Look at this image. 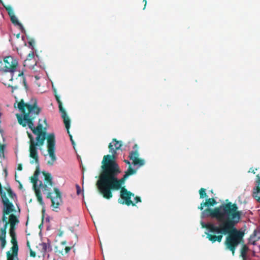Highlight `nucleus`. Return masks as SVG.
Listing matches in <instances>:
<instances>
[{"label":"nucleus","instance_id":"7c9ffc66","mask_svg":"<svg viewBox=\"0 0 260 260\" xmlns=\"http://www.w3.org/2000/svg\"><path fill=\"white\" fill-rule=\"evenodd\" d=\"M4 172H5V177H7V176L8 175V171H7V170L6 168L4 169Z\"/></svg>","mask_w":260,"mask_h":260},{"label":"nucleus","instance_id":"cd10ccee","mask_svg":"<svg viewBox=\"0 0 260 260\" xmlns=\"http://www.w3.org/2000/svg\"><path fill=\"white\" fill-rule=\"evenodd\" d=\"M17 170L18 171H21L22 170V165L21 164H18L17 167Z\"/></svg>","mask_w":260,"mask_h":260},{"label":"nucleus","instance_id":"a19ab883","mask_svg":"<svg viewBox=\"0 0 260 260\" xmlns=\"http://www.w3.org/2000/svg\"><path fill=\"white\" fill-rule=\"evenodd\" d=\"M95 185H96V186L98 187V181L96 182V183H95Z\"/></svg>","mask_w":260,"mask_h":260},{"label":"nucleus","instance_id":"2f4dec72","mask_svg":"<svg viewBox=\"0 0 260 260\" xmlns=\"http://www.w3.org/2000/svg\"><path fill=\"white\" fill-rule=\"evenodd\" d=\"M62 234H63V231L59 230V233L58 234V236L61 237V236H62Z\"/></svg>","mask_w":260,"mask_h":260},{"label":"nucleus","instance_id":"c9c22d12","mask_svg":"<svg viewBox=\"0 0 260 260\" xmlns=\"http://www.w3.org/2000/svg\"><path fill=\"white\" fill-rule=\"evenodd\" d=\"M27 247L29 248V249H30V244H29V242H27Z\"/></svg>","mask_w":260,"mask_h":260},{"label":"nucleus","instance_id":"412c9836","mask_svg":"<svg viewBox=\"0 0 260 260\" xmlns=\"http://www.w3.org/2000/svg\"><path fill=\"white\" fill-rule=\"evenodd\" d=\"M5 189L7 190V192L8 193L9 196L12 199H14L15 198H16V195L14 193L11 187L9 186L7 187H6Z\"/></svg>","mask_w":260,"mask_h":260},{"label":"nucleus","instance_id":"20e7f679","mask_svg":"<svg viewBox=\"0 0 260 260\" xmlns=\"http://www.w3.org/2000/svg\"><path fill=\"white\" fill-rule=\"evenodd\" d=\"M101 170L107 177L108 181L112 183V187L114 190L121 189L125 180L128 178L125 175L120 179H117V175L121 173V170L117 163L109 161L105 166H101Z\"/></svg>","mask_w":260,"mask_h":260},{"label":"nucleus","instance_id":"7ed1b4c3","mask_svg":"<svg viewBox=\"0 0 260 260\" xmlns=\"http://www.w3.org/2000/svg\"><path fill=\"white\" fill-rule=\"evenodd\" d=\"M19 221L17 216L11 214L9 215V222L5 223L3 228L0 229V241L1 249H3L6 245V230L8 224H10V228L9 230L10 236L11 237V243L13 246L11 248L12 253L10 251L7 252V260H18V245L17 240L16 233L15 232L16 225L19 223Z\"/></svg>","mask_w":260,"mask_h":260},{"label":"nucleus","instance_id":"f8f14e48","mask_svg":"<svg viewBox=\"0 0 260 260\" xmlns=\"http://www.w3.org/2000/svg\"><path fill=\"white\" fill-rule=\"evenodd\" d=\"M133 149L134 151H132L129 154L128 157L130 160H132V164L134 166H138V167H142L145 164V160L139 157V154L138 150V146L137 144H135Z\"/></svg>","mask_w":260,"mask_h":260},{"label":"nucleus","instance_id":"79ce46f5","mask_svg":"<svg viewBox=\"0 0 260 260\" xmlns=\"http://www.w3.org/2000/svg\"><path fill=\"white\" fill-rule=\"evenodd\" d=\"M24 84H25V85H26V83H25V80H24Z\"/></svg>","mask_w":260,"mask_h":260},{"label":"nucleus","instance_id":"6e6552de","mask_svg":"<svg viewBox=\"0 0 260 260\" xmlns=\"http://www.w3.org/2000/svg\"><path fill=\"white\" fill-rule=\"evenodd\" d=\"M0 195L4 205L2 220L6 223V222H9V219L8 220V218L6 216L14 212L15 209L13 204L10 202L9 200L6 196V192L3 190V187L1 183Z\"/></svg>","mask_w":260,"mask_h":260},{"label":"nucleus","instance_id":"393cba45","mask_svg":"<svg viewBox=\"0 0 260 260\" xmlns=\"http://www.w3.org/2000/svg\"><path fill=\"white\" fill-rule=\"evenodd\" d=\"M135 203H137L138 202H141V199L140 197L137 196L135 198Z\"/></svg>","mask_w":260,"mask_h":260},{"label":"nucleus","instance_id":"c85d7f7f","mask_svg":"<svg viewBox=\"0 0 260 260\" xmlns=\"http://www.w3.org/2000/svg\"><path fill=\"white\" fill-rule=\"evenodd\" d=\"M34 53L32 52L31 53H29L28 55V57H29V58H33L34 57Z\"/></svg>","mask_w":260,"mask_h":260},{"label":"nucleus","instance_id":"c03bdc74","mask_svg":"<svg viewBox=\"0 0 260 260\" xmlns=\"http://www.w3.org/2000/svg\"><path fill=\"white\" fill-rule=\"evenodd\" d=\"M53 260H55V259H53Z\"/></svg>","mask_w":260,"mask_h":260},{"label":"nucleus","instance_id":"f03ea898","mask_svg":"<svg viewBox=\"0 0 260 260\" xmlns=\"http://www.w3.org/2000/svg\"><path fill=\"white\" fill-rule=\"evenodd\" d=\"M17 108L21 112L22 115L17 114L16 115L18 122L23 127L27 125L32 131L34 134L37 136L35 141L33 136L31 134L27 132L29 141V156L34 160H31L30 163H39V156L37 150V146H42L45 140H47V150L51 160L48 161L47 164L49 165H53L56 160L55 154V138L54 133L47 134L46 127H43L42 124L39 123L36 127H35L34 120L41 112V108L38 106L37 100L36 99H31L28 103H25L23 100L18 103Z\"/></svg>","mask_w":260,"mask_h":260},{"label":"nucleus","instance_id":"9b49d317","mask_svg":"<svg viewBox=\"0 0 260 260\" xmlns=\"http://www.w3.org/2000/svg\"><path fill=\"white\" fill-rule=\"evenodd\" d=\"M120 198L119 199L118 202L121 204H125L127 206L132 205L134 206L136 205V203H134L131 200L132 196L134 197V194L131 192L130 191H128L124 187H123L120 189Z\"/></svg>","mask_w":260,"mask_h":260},{"label":"nucleus","instance_id":"473e14b6","mask_svg":"<svg viewBox=\"0 0 260 260\" xmlns=\"http://www.w3.org/2000/svg\"><path fill=\"white\" fill-rule=\"evenodd\" d=\"M124 162L127 165H128L129 166H131L130 162L128 160H124Z\"/></svg>","mask_w":260,"mask_h":260},{"label":"nucleus","instance_id":"6ab92c4d","mask_svg":"<svg viewBox=\"0 0 260 260\" xmlns=\"http://www.w3.org/2000/svg\"><path fill=\"white\" fill-rule=\"evenodd\" d=\"M260 239V230H254L253 233L250 236V240L252 241V244Z\"/></svg>","mask_w":260,"mask_h":260},{"label":"nucleus","instance_id":"2eb2a0df","mask_svg":"<svg viewBox=\"0 0 260 260\" xmlns=\"http://www.w3.org/2000/svg\"><path fill=\"white\" fill-rule=\"evenodd\" d=\"M39 248L43 256L47 253L52 250L50 243L48 240L47 243L42 242L39 245Z\"/></svg>","mask_w":260,"mask_h":260},{"label":"nucleus","instance_id":"423d86ee","mask_svg":"<svg viewBox=\"0 0 260 260\" xmlns=\"http://www.w3.org/2000/svg\"><path fill=\"white\" fill-rule=\"evenodd\" d=\"M99 179V191L104 198L110 199L113 196L111 191L114 190L112 187V183L108 181L107 177L102 170Z\"/></svg>","mask_w":260,"mask_h":260},{"label":"nucleus","instance_id":"c756f323","mask_svg":"<svg viewBox=\"0 0 260 260\" xmlns=\"http://www.w3.org/2000/svg\"><path fill=\"white\" fill-rule=\"evenodd\" d=\"M8 87H11L12 88V92H13L14 89H15L17 88V86H11L10 85H9Z\"/></svg>","mask_w":260,"mask_h":260},{"label":"nucleus","instance_id":"b1692460","mask_svg":"<svg viewBox=\"0 0 260 260\" xmlns=\"http://www.w3.org/2000/svg\"><path fill=\"white\" fill-rule=\"evenodd\" d=\"M30 256L32 257H35L36 256V252L32 250L31 248H30Z\"/></svg>","mask_w":260,"mask_h":260},{"label":"nucleus","instance_id":"a878e982","mask_svg":"<svg viewBox=\"0 0 260 260\" xmlns=\"http://www.w3.org/2000/svg\"><path fill=\"white\" fill-rule=\"evenodd\" d=\"M71 249V247H69V246L66 247V248H65L66 253H68L70 251Z\"/></svg>","mask_w":260,"mask_h":260},{"label":"nucleus","instance_id":"1a4fd4ad","mask_svg":"<svg viewBox=\"0 0 260 260\" xmlns=\"http://www.w3.org/2000/svg\"><path fill=\"white\" fill-rule=\"evenodd\" d=\"M53 91L54 92L55 97L56 99V101L57 102V103L58 104V107L60 112L61 114V117L62 118L63 120V123L65 125L66 128L67 130L68 133L69 135L70 140L72 142V145L73 146H75V143L73 139L72 135L70 134L69 128L70 127V123H71V120L70 118L67 115V113L65 110V109L62 107V103L61 101L60 100L59 96L57 94L56 90L54 88H53ZM75 148V147H74Z\"/></svg>","mask_w":260,"mask_h":260},{"label":"nucleus","instance_id":"72a5a7b5","mask_svg":"<svg viewBox=\"0 0 260 260\" xmlns=\"http://www.w3.org/2000/svg\"><path fill=\"white\" fill-rule=\"evenodd\" d=\"M29 44L31 46H33V44H34V42L33 41H30L28 42Z\"/></svg>","mask_w":260,"mask_h":260},{"label":"nucleus","instance_id":"ea45409f","mask_svg":"<svg viewBox=\"0 0 260 260\" xmlns=\"http://www.w3.org/2000/svg\"><path fill=\"white\" fill-rule=\"evenodd\" d=\"M19 187H20V188H22V185L21 184H20Z\"/></svg>","mask_w":260,"mask_h":260},{"label":"nucleus","instance_id":"4468645a","mask_svg":"<svg viewBox=\"0 0 260 260\" xmlns=\"http://www.w3.org/2000/svg\"><path fill=\"white\" fill-rule=\"evenodd\" d=\"M0 3L2 4L3 6L5 8L7 12L8 13L9 16L10 17V19L13 24L19 26L21 28L23 27L22 25L18 21L17 17L15 15L14 11L12 7L9 5H6L3 2L2 0H0Z\"/></svg>","mask_w":260,"mask_h":260},{"label":"nucleus","instance_id":"f704fd0d","mask_svg":"<svg viewBox=\"0 0 260 260\" xmlns=\"http://www.w3.org/2000/svg\"><path fill=\"white\" fill-rule=\"evenodd\" d=\"M143 2H145L144 8H143V9H144L145 8L146 6L147 1H146V0H143Z\"/></svg>","mask_w":260,"mask_h":260},{"label":"nucleus","instance_id":"aec40b11","mask_svg":"<svg viewBox=\"0 0 260 260\" xmlns=\"http://www.w3.org/2000/svg\"><path fill=\"white\" fill-rule=\"evenodd\" d=\"M136 172H137V170H135V169H133L132 168V166H130L128 167V168L127 170V171L125 172L124 175L127 177H128L129 176L136 174Z\"/></svg>","mask_w":260,"mask_h":260},{"label":"nucleus","instance_id":"4be33fe9","mask_svg":"<svg viewBox=\"0 0 260 260\" xmlns=\"http://www.w3.org/2000/svg\"><path fill=\"white\" fill-rule=\"evenodd\" d=\"M200 198L203 199L207 197V194L206 192V189L204 188H201L199 190Z\"/></svg>","mask_w":260,"mask_h":260},{"label":"nucleus","instance_id":"e433bc0d","mask_svg":"<svg viewBox=\"0 0 260 260\" xmlns=\"http://www.w3.org/2000/svg\"><path fill=\"white\" fill-rule=\"evenodd\" d=\"M23 75V73H19V74H18V76H21V75Z\"/></svg>","mask_w":260,"mask_h":260},{"label":"nucleus","instance_id":"58836bf2","mask_svg":"<svg viewBox=\"0 0 260 260\" xmlns=\"http://www.w3.org/2000/svg\"><path fill=\"white\" fill-rule=\"evenodd\" d=\"M251 172H252V173H253V174H255V171H254V170H253L251 171Z\"/></svg>","mask_w":260,"mask_h":260},{"label":"nucleus","instance_id":"dca6fc26","mask_svg":"<svg viewBox=\"0 0 260 260\" xmlns=\"http://www.w3.org/2000/svg\"><path fill=\"white\" fill-rule=\"evenodd\" d=\"M257 180L255 188L253 189V197L256 200V201L260 203V176L259 174L256 175Z\"/></svg>","mask_w":260,"mask_h":260},{"label":"nucleus","instance_id":"bb28decb","mask_svg":"<svg viewBox=\"0 0 260 260\" xmlns=\"http://www.w3.org/2000/svg\"><path fill=\"white\" fill-rule=\"evenodd\" d=\"M76 187H77V194H79L80 193V186L78 185H77Z\"/></svg>","mask_w":260,"mask_h":260},{"label":"nucleus","instance_id":"37998d69","mask_svg":"<svg viewBox=\"0 0 260 260\" xmlns=\"http://www.w3.org/2000/svg\"><path fill=\"white\" fill-rule=\"evenodd\" d=\"M19 36V34H18V35H17V38H18Z\"/></svg>","mask_w":260,"mask_h":260},{"label":"nucleus","instance_id":"a211bd4d","mask_svg":"<svg viewBox=\"0 0 260 260\" xmlns=\"http://www.w3.org/2000/svg\"><path fill=\"white\" fill-rule=\"evenodd\" d=\"M249 250L248 247L245 245L243 244L241 249H240V256L242 258V260H247V252Z\"/></svg>","mask_w":260,"mask_h":260},{"label":"nucleus","instance_id":"4c0bfd02","mask_svg":"<svg viewBox=\"0 0 260 260\" xmlns=\"http://www.w3.org/2000/svg\"><path fill=\"white\" fill-rule=\"evenodd\" d=\"M92 220H93V219H92ZM93 223H94V226H95V228H96V224H95V221H94V220H93Z\"/></svg>","mask_w":260,"mask_h":260},{"label":"nucleus","instance_id":"0eeeda50","mask_svg":"<svg viewBox=\"0 0 260 260\" xmlns=\"http://www.w3.org/2000/svg\"><path fill=\"white\" fill-rule=\"evenodd\" d=\"M122 146L121 141H117L116 139H112V142L109 143L108 148L111 154L104 155L102 161V166H105L106 164H108L109 161L117 163L116 159L117 158V150L120 149Z\"/></svg>","mask_w":260,"mask_h":260},{"label":"nucleus","instance_id":"f257e3e1","mask_svg":"<svg viewBox=\"0 0 260 260\" xmlns=\"http://www.w3.org/2000/svg\"><path fill=\"white\" fill-rule=\"evenodd\" d=\"M242 211L238 210L236 204L231 202L222 204L213 209L207 208L203 211V217H210L216 219L220 222L218 225L212 223H205L201 222L202 228H206L207 238L212 243H220L223 235H228L224 242L225 248L235 255L237 246L243 241L244 233L238 230L235 225L240 221Z\"/></svg>","mask_w":260,"mask_h":260},{"label":"nucleus","instance_id":"39448f33","mask_svg":"<svg viewBox=\"0 0 260 260\" xmlns=\"http://www.w3.org/2000/svg\"><path fill=\"white\" fill-rule=\"evenodd\" d=\"M42 174L44 177V183L40 182V186L41 190L44 193L47 194L46 198L51 201V205L55 208H57L61 202V194L58 188L54 187L53 190L56 194V197H52L51 188L54 185L53 181V177L51 174L44 171L42 172Z\"/></svg>","mask_w":260,"mask_h":260},{"label":"nucleus","instance_id":"f3484780","mask_svg":"<svg viewBox=\"0 0 260 260\" xmlns=\"http://www.w3.org/2000/svg\"><path fill=\"white\" fill-rule=\"evenodd\" d=\"M217 204V202L213 198H209L206 200L205 202H203L201 203L200 206L198 207V209L202 211L204 207H213Z\"/></svg>","mask_w":260,"mask_h":260},{"label":"nucleus","instance_id":"ddd939ff","mask_svg":"<svg viewBox=\"0 0 260 260\" xmlns=\"http://www.w3.org/2000/svg\"><path fill=\"white\" fill-rule=\"evenodd\" d=\"M5 71L14 72L17 66V62L11 56H7L4 59Z\"/></svg>","mask_w":260,"mask_h":260},{"label":"nucleus","instance_id":"5701e85b","mask_svg":"<svg viewBox=\"0 0 260 260\" xmlns=\"http://www.w3.org/2000/svg\"><path fill=\"white\" fill-rule=\"evenodd\" d=\"M6 148L5 144H0V157H5L4 151Z\"/></svg>","mask_w":260,"mask_h":260},{"label":"nucleus","instance_id":"9d476101","mask_svg":"<svg viewBox=\"0 0 260 260\" xmlns=\"http://www.w3.org/2000/svg\"><path fill=\"white\" fill-rule=\"evenodd\" d=\"M37 164V166L36 167V171L34 174V175L32 176L30 179L31 182L33 184V188L35 192V194L37 197V200L40 204L43 206L44 205V203L43 200L41 191V186H40V182H43L42 181H39V185H38L37 183L38 181V176L40 174V168H39V162Z\"/></svg>","mask_w":260,"mask_h":260}]
</instances>
